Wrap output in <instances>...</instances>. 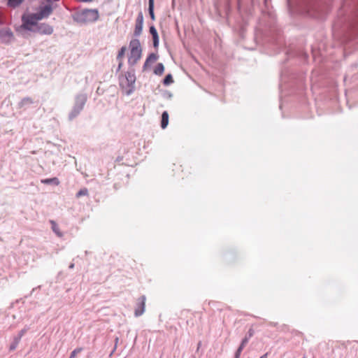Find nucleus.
<instances>
[{"instance_id": "1", "label": "nucleus", "mask_w": 358, "mask_h": 358, "mask_svg": "<svg viewBox=\"0 0 358 358\" xmlns=\"http://www.w3.org/2000/svg\"><path fill=\"white\" fill-rule=\"evenodd\" d=\"M44 19L43 16L41 14L40 10L35 13L24 14L22 16L21 29L35 31V25H37L38 21Z\"/></svg>"}, {"instance_id": "2", "label": "nucleus", "mask_w": 358, "mask_h": 358, "mask_svg": "<svg viewBox=\"0 0 358 358\" xmlns=\"http://www.w3.org/2000/svg\"><path fill=\"white\" fill-rule=\"evenodd\" d=\"M135 82L136 76L134 70L127 71L120 79V86L125 91L127 95L131 94L135 90Z\"/></svg>"}, {"instance_id": "3", "label": "nucleus", "mask_w": 358, "mask_h": 358, "mask_svg": "<svg viewBox=\"0 0 358 358\" xmlns=\"http://www.w3.org/2000/svg\"><path fill=\"white\" fill-rule=\"evenodd\" d=\"M130 54L128 63L130 66H134L141 57V48L138 39H133L130 41Z\"/></svg>"}, {"instance_id": "4", "label": "nucleus", "mask_w": 358, "mask_h": 358, "mask_svg": "<svg viewBox=\"0 0 358 358\" xmlns=\"http://www.w3.org/2000/svg\"><path fill=\"white\" fill-rule=\"evenodd\" d=\"M87 96L86 94L83 93L76 96L73 107L69 115L70 120H73L80 113L87 102Z\"/></svg>"}, {"instance_id": "5", "label": "nucleus", "mask_w": 358, "mask_h": 358, "mask_svg": "<svg viewBox=\"0 0 358 358\" xmlns=\"http://www.w3.org/2000/svg\"><path fill=\"white\" fill-rule=\"evenodd\" d=\"M99 17L96 9H87L83 10L78 16L77 20L80 22H96Z\"/></svg>"}, {"instance_id": "6", "label": "nucleus", "mask_w": 358, "mask_h": 358, "mask_svg": "<svg viewBox=\"0 0 358 358\" xmlns=\"http://www.w3.org/2000/svg\"><path fill=\"white\" fill-rule=\"evenodd\" d=\"M34 29H36L34 32L40 34L50 35L53 32V27L46 23H38L37 25H35Z\"/></svg>"}, {"instance_id": "7", "label": "nucleus", "mask_w": 358, "mask_h": 358, "mask_svg": "<svg viewBox=\"0 0 358 358\" xmlns=\"http://www.w3.org/2000/svg\"><path fill=\"white\" fill-rule=\"evenodd\" d=\"M145 296H141L138 299V301L136 305V308L135 309L134 315L136 317H139L142 315L145 312Z\"/></svg>"}, {"instance_id": "8", "label": "nucleus", "mask_w": 358, "mask_h": 358, "mask_svg": "<svg viewBox=\"0 0 358 358\" xmlns=\"http://www.w3.org/2000/svg\"><path fill=\"white\" fill-rule=\"evenodd\" d=\"M13 39V34L10 29L0 30V41L4 43H8Z\"/></svg>"}, {"instance_id": "9", "label": "nucleus", "mask_w": 358, "mask_h": 358, "mask_svg": "<svg viewBox=\"0 0 358 358\" xmlns=\"http://www.w3.org/2000/svg\"><path fill=\"white\" fill-rule=\"evenodd\" d=\"M150 33L152 36L153 38V45L155 48H157L159 45V36L157 31V29L154 26L150 27Z\"/></svg>"}, {"instance_id": "10", "label": "nucleus", "mask_w": 358, "mask_h": 358, "mask_svg": "<svg viewBox=\"0 0 358 358\" xmlns=\"http://www.w3.org/2000/svg\"><path fill=\"white\" fill-rule=\"evenodd\" d=\"M40 12L44 18H47L52 13V8L50 4L45 5V6L41 8Z\"/></svg>"}, {"instance_id": "11", "label": "nucleus", "mask_w": 358, "mask_h": 358, "mask_svg": "<svg viewBox=\"0 0 358 358\" xmlns=\"http://www.w3.org/2000/svg\"><path fill=\"white\" fill-rule=\"evenodd\" d=\"M52 231L58 237H62L63 233L60 231L59 226L54 220L50 221Z\"/></svg>"}, {"instance_id": "12", "label": "nucleus", "mask_w": 358, "mask_h": 358, "mask_svg": "<svg viewBox=\"0 0 358 358\" xmlns=\"http://www.w3.org/2000/svg\"><path fill=\"white\" fill-rule=\"evenodd\" d=\"M157 59V55L155 53H151L148 58L146 59L145 64L143 65V69H146L150 63H153L156 62Z\"/></svg>"}, {"instance_id": "13", "label": "nucleus", "mask_w": 358, "mask_h": 358, "mask_svg": "<svg viewBox=\"0 0 358 358\" xmlns=\"http://www.w3.org/2000/svg\"><path fill=\"white\" fill-rule=\"evenodd\" d=\"M169 124V114L166 111H164L162 115L161 127L165 129Z\"/></svg>"}, {"instance_id": "14", "label": "nucleus", "mask_w": 358, "mask_h": 358, "mask_svg": "<svg viewBox=\"0 0 358 358\" xmlns=\"http://www.w3.org/2000/svg\"><path fill=\"white\" fill-rule=\"evenodd\" d=\"M33 103V100L30 97H25L19 103L20 108H24Z\"/></svg>"}, {"instance_id": "15", "label": "nucleus", "mask_w": 358, "mask_h": 358, "mask_svg": "<svg viewBox=\"0 0 358 358\" xmlns=\"http://www.w3.org/2000/svg\"><path fill=\"white\" fill-rule=\"evenodd\" d=\"M41 182L46 185L54 184L55 185H58L59 184V181L57 178L43 179L41 180Z\"/></svg>"}, {"instance_id": "16", "label": "nucleus", "mask_w": 358, "mask_h": 358, "mask_svg": "<svg viewBox=\"0 0 358 358\" xmlns=\"http://www.w3.org/2000/svg\"><path fill=\"white\" fill-rule=\"evenodd\" d=\"M148 12L150 16V18L154 20L155 19V13H154V0L148 1Z\"/></svg>"}, {"instance_id": "17", "label": "nucleus", "mask_w": 358, "mask_h": 358, "mask_svg": "<svg viewBox=\"0 0 358 358\" xmlns=\"http://www.w3.org/2000/svg\"><path fill=\"white\" fill-rule=\"evenodd\" d=\"M23 1L24 0H8V6L15 8L19 6Z\"/></svg>"}, {"instance_id": "18", "label": "nucleus", "mask_w": 358, "mask_h": 358, "mask_svg": "<svg viewBox=\"0 0 358 358\" xmlns=\"http://www.w3.org/2000/svg\"><path fill=\"white\" fill-rule=\"evenodd\" d=\"M164 71V66L163 65V64L162 63H159L157 64V65L156 66L155 70H154V73L156 74V75H162Z\"/></svg>"}, {"instance_id": "19", "label": "nucleus", "mask_w": 358, "mask_h": 358, "mask_svg": "<svg viewBox=\"0 0 358 358\" xmlns=\"http://www.w3.org/2000/svg\"><path fill=\"white\" fill-rule=\"evenodd\" d=\"M143 24L136 23L134 33L136 36H138L141 35L142 30H143Z\"/></svg>"}, {"instance_id": "20", "label": "nucleus", "mask_w": 358, "mask_h": 358, "mask_svg": "<svg viewBox=\"0 0 358 358\" xmlns=\"http://www.w3.org/2000/svg\"><path fill=\"white\" fill-rule=\"evenodd\" d=\"M20 341V337H15L13 339V341L12 342V343L10 345V348H9L10 350L13 351V350H15L17 346L18 345Z\"/></svg>"}, {"instance_id": "21", "label": "nucleus", "mask_w": 358, "mask_h": 358, "mask_svg": "<svg viewBox=\"0 0 358 358\" xmlns=\"http://www.w3.org/2000/svg\"><path fill=\"white\" fill-rule=\"evenodd\" d=\"M173 83V77L171 74H168L164 79L163 83L165 85H169Z\"/></svg>"}, {"instance_id": "22", "label": "nucleus", "mask_w": 358, "mask_h": 358, "mask_svg": "<svg viewBox=\"0 0 358 358\" xmlns=\"http://www.w3.org/2000/svg\"><path fill=\"white\" fill-rule=\"evenodd\" d=\"M83 348H77L74 350H73L71 353L69 358H75L78 354L83 351Z\"/></svg>"}, {"instance_id": "23", "label": "nucleus", "mask_w": 358, "mask_h": 358, "mask_svg": "<svg viewBox=\"0 0 358 358\" xmlns=\"http://www.w3.org/2000/svg\"><path fill=\"white\" fill-rule=\"evenodd\" d=\"M254 333H255V331H254L253 329L250 328L248 330L247 334L245 335V338H243V339H246L247 343H248L250 338H252L253 336Z\"/></svg>"}, {"instance_id": "24", "label": "nucleus", "mask_w": 358, "mask_h": 358, "mask_svg": "<svg viewBox=\"0 0 358 358\" xmlns=\"http://www.w3.org/2000/svg\"><path fill=\"white\" fill-rule=\"evenodd\" d=\"M88 194V190L86 188L81 189L80 191L78 192L76 194V197L79 198L82 196H86Z\"/></svg>"}, {"instance_id": "25", "label": "nucleus", "mask_w": 358, "mask_h": 358, "mask_svg": "<svg viewBox=\"0 0 358 358\" xmlns=\"http://www.w3.org/2000/svg\"><path fill=\"white\" fill-rule=\"evenodd\" d=\"M125 50H126V48L125 47H122L120 49V50L119 51L118 55L117 56V60H121L122 59V58L124 55Z\"/></svg>"}, {"instance_id": "26", "label": "nucleus", "mask_w": 358, "mask_h": 358, "mask_svg": "<svg viewBox=\"0 0 358 358\" xmlns=\"http://www.w3.org/2000/svg\"><path fill=\"white\" fill-rule=\"evenodd\" d=\"M246 345H247L246 339H243L239 347L238 348V349L236 350L240 352H242L243 348L245 347Z\"/></svg>"}, {"instance_id": "27", "label": "nucleus", "mask_w": 358, "mask_h": 358, "mask_svg": "<svg viewBox=\"0 0 358 358\" xmlns=\"http://www.w3.org/2000/svg\"><path fill=\"white\" fill-rule=\"evenodd\" d=\"M136 23L138 24H143V15L142 12H140L138 15V17L136 20Z\"/></svg>"}, {"instance_id": "28", "label": "nucleus", "mask_w": 358, "mask_h": 358, "mask_svg": "<svg viewBox=\"0 0 358 358\" xmlns=\"http://www.w3.org/2000/svg\"><path fill=\"white\" fill-rule=\"evenodd\" d=\"M28 329L27 328H24L23 329H22L20 332H19V334L18 336H17L16 337H20V341L21 340V338L24 335V334L27 331Z\"/></svg>"}, {"instance_id": "29", "label": "nucleus", "mask_w": 358, "mask_h": 358, "mask_svg": "<svg viewBox=\"0 0 358 358\" xmlns=\"http://www.w3.org/2000/svg\"><path fill=\"white\" fill-rule=\"evenodd\" d=\"M118 341H119V338L116 337L115 338V347H114L113 351L111 352L110 355H112V354L115 351L117 345V343H118Z\"/></svg>"}, {"instance_id": "30", "label": "nucleus", "mask_w": 358, "mask_h": 358, "mask_svg": "<svg viewBox=\"0 0 358 358\" xmlns=\"http://www.w3.org/2000/svg\"><path fill=\"white\" fill-rule=\"evenodd\" d=\"M241 354V352H240L236 350V352H235V355H234V357L240 358Z\"/></svg>"}, {"instance_id": "31", "label": "nucleus", "mask_w": 358, "mask_h": 358, "mask_svg": "<svg viewBox=\"0 0 358 358\" xmlns=\"http://www.w3.org/2000/svg\"><path fill=\"white\" fill-rule=\"evenodd\" d=\"M120 62H119V65H118V70H120L122 66V60H119Z\"/></svg>"}, {"instance_id": "32", "label": "nucleus", "mask_w": 358, "mask_h": 358, "mask_svg": "<svg viewBox=\"0 0 358 358\" xmlns=\"http://www.w3.org/2000/svg\"><path fill=\"white\" fill-rule=\"evenodd\" d=\"M69 267L70 269L73 268H74V264L73 263L71 264Z\"/></svg>"}, {"instance_id": "33", "label": "nucleus", "mask_w": 358, "mask_h": 358, "mask_svg": "<svg viewBox=\"0 0 358 358\" xmlns=\"http://www.w3.org/2000/svg\"><path fill=\"white\" fill-rule=\"evenodd\" d=\"M267 356H268V353H266L264 355H262L260 358H268Z\"/></svg>"}, {"instance_id": "34", "label": "nucleus", "mask_w": 358, "mask_h": 358, "mask_svg": "<svg viewBox=\"0 0 358 358\" xmlns=\"http://www.w3.org/2000/svg\"><path fill=\"white\" fill-rule=\"evenodd\" d=\"M81 1H83V2H90V1H92L93 0H80Z\"/></svg>"}, {"instance_id": "35", "label": "nucleus", "mask_w": 358, "mask_h": 358, "mask_svg": "<svg viewBox=\"0 0 358 358\" xmlns=\"http://www.w3.org/2000/svg\"><path fill=\"white\" fill-rule=\"evenodd\" d=\"M303 358H306V356H304Z\"/></svg>"}, {"instance_id": "36", "label": "nucleus", "mask_w": 358, "mask_h": 358, "mask_svg": "<svg viewBox=\"0 0 358 358\" xmlns=\"http://www.w3.org/2000/svg\"><path fill=\"white\" fill-rule=\"evenodd\" d=\"M234 358H236V357H234Z\"/></svg>"}]
</instances>
